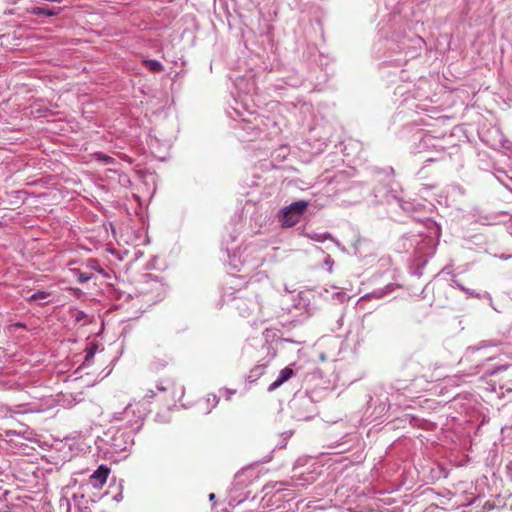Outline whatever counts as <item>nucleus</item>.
Here are the masks:
<instances>
[{
    "label": "nucleus",
    "instance_id": "423d86ee",
    "mask_svg": "<svg viewBox=\"0 0 512 512\" xmlns=\"http://www.w3.org/2000/svg\"><path fill=\"white\" fill-rule=\"evenodd\" d=\"M142 63L146 68L154 73L161 72L164 69L163 65L157 60H143Z\"/></svg>",
    "mask_w": 512,
    "mask_h": 512
},
{
    "label": "nucleus",
    "instance_id": "7ed1b4c3",
    "mask_svg": "<svg viewBox=\"0 0 512 512\" xmlns=\"http://www.w3.org/2000/svg\"><path fill=\"white\" fill-rule=\"evenodd\" d=\"M152 356H153V361H152L151 365L155 370H159V369L165 367L166 364L168 363V360H170V357L168 356V354L163 352L160 349L159 345L154 349Z\"/></svg>",
    "mask_w": 512,
    "mask_h": 512
},
{
    "label": "nucleus",
    "instance_id": "1a4fd4ad",
    "mask_svg": "<svg viewBox=\"0 0 512 512\" xmlns=\"http://www.w3.org/2000/svg\"><path fill=\"white\" fill-rule=\"evenodd\" d=\"M94 157H95L97 160L102 161V162H104V163H106V164H110V163H112V162L114 161L112 157H110V156H108V155H104V154H102V153H95V154H94Z\"/></svg>",
    "mask_w": 512,
    "mask_h": 512
},
{
    "label": "nucleus",
    "instance_id": "9d476101",
    "mask_svg": "<svg viewBox=\"0 0 512 512\" xmlns=\"http://www.w3.org/2000/svg\"><path fill=\"white\" fill-rule=\"evenodd\" d=\"M214 498H215V494L211 493V494L209 495V499H210V500H213Z\"/></svg>",
    "mask_w": 512,
    "mask_h": 512
},
{
    "label": "nucleus",
    "instance_id": "39448f33",
    "mask_svg": "<svg viewBox=\"0 0 512 512\" xmlns=\"http://www.w3.org/2000/svg\"><path fill=\"white\" fill-rule=\"evenodd\" d=\"M60 8L46 9L41 7H35L31 10L34 15H45V16H56L60 13Z\"/></svg>",
    "mask_w": 512,
    "mask_h": 512
},
{
    "label": "nucleus",
    "instance_id": "0eeeda50",
    "mask_svg": "<svg viewBox=\"0 0 512 512\" xmlns=\"http://www.w3.org/2000/svg\"><path fill=\"white\" fill-rule=\"evenodd\" d=\"M136 411H138L140 413L138 407L130 403L125 407V409L122 413L123 416L118 417V419H121V420L128 419V421L132 422V420L129 419V415L131 414L132 416H135Z\"/></svg>",
    "mask_w": 512,
    "mask_h": 512
},
{
    "label": "nucleus",
    "instance_id": "6e6552de",
    "mask_svg": "<svg viewBox=\"0 0 512 512\" xmlns=\"http://www.w3.org/2000/svg\"><path fill=\"white\" fill-rule=\"evenodd\" d=\"M49 295H50V293H48V292L38 291V292L32 294L28 298V300L29 301H42V300H45Z\"/></svg>",
    "mask_w": 512,
    "mask_h": 512
},
{
    "label": "nucleus",
    "instance_id": "f8f14e48",
    "mask_svg": "<svg viewBox=\"0 0 512 512\" xmlns=\"http://www.w3.org/2000/svg\"><path fill=\"white\" fill-rule=\"evenodd\" d=\"M159 390H160V391H165V390H166V388H164V387H160V388H159Z\"/></svg>",
    "mask_w": 512,
    "mask_h": 512
},
{
    "label": "nucleus",
    "instance_id": "f257e3e1",
    "mask_svg": "<svg viewBox=\"0 0 512 512\" xmlns=\"http://www.w3.org/2000/svg\"><path fill=\"white\" fill-rule=\"evenodd\" d=\"M309 203L305 200H299L284 207L280 213V223L283 227H293L298 224L306 212Z\"/></svg>",
    "mask_w": 512,
    "mask_h": 512
},
{
    "label": "nucleus",
    "instance_id": "20e7f679",
    "mask_svg": "<svg viewBox=\"0 0 512 512\" xmlns=\"http://www.w3.org/2000/svg\"><path fill=\"white\" fill-rule=\"evenodd\" d=\"M294 375V371L292 368L290 367H285L283 368L280 372H279V376L278 378L272 382L269 387H268V391H274L276 390L277 388H279L282 384H284L285 382H287L290 378H292Z\"/></svg>",
    "mask_w": 512,
    "mask_h": 512
},
{
    "label": "nucleus",
    "instance_id": "9b49d317",
    "mask_svg": "<svg viewBox=\"0 0 512 512\" xmlns=\"http://www.w3.org/2000/svg\"><path fill=\"white\" fill-rule=\"evenodd\" d=\"M16 326H17V327H24V325H23V324H20V323L16 324Z\"/></svg>",
    "mask_w": 512,
    "mask_h": 512
},
{
    "label": "nucleus",
    "instance_id": "f03ea898",
    "mask_svg": "<svg viewBox=\"0 0 512 512\" xmlns=\"http://www.w3.org/2000/svg\"><path fill=\"white\" fill-rule=\"evenodd\" d=\"M110 469L105 465H100L98 469L90 476L91 481H95L93 485L101 488L106 483Z\"/></svg>",
    "mask_w": 512,
    "mask_h": 512
}]
</instances>
